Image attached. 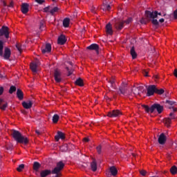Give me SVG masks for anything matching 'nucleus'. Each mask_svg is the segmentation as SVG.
Listing matches in <instances>:
<instances>
[{"mask_svg": "<svg viewBox=\"0 0 177 177\" xmlns=\"http://www.w3.org/2000/svg\"><path fill=\"white\" fill-rule=\"evenodd\" d=\"M160 23H164L165 21V19L163 18H161L160 20H159Z\"/></svg>", "mask_w": 177, "mask_h": 177, "instance_id": "nucleus-58", "label": "nucleus"}, {"mask_svg": "<svg viewBox=\"0 0 177 177\" xmlns=\"http://www.w3.org/2000/svg\"><path fill=\"white\" fill-rule=\"evenodd\" d=\"M147 91V96H153L156 93V85H149Z\"/></svg>", "mask_w": 177, "mask_h": 177, "instance_id": "nucleus-10", "label": "nucleus"}, {"mask_svg": "<svg viewBox=\"0 0 177 177\" xmlns=\"http://www.w3.org/2000/svg\"><path fill=\"white\" fill-rule=\"evenodd\" d=\"M158 142L159 145H165V142H167V136L164 133H162L158 139Z\"/></svg>", "mask_w": 177, "mask_h": 177, "instance_id": "nucleus-13", "label": "nucleus"}, {"mask_svg": "<svg viewBox=\"0 0 177 177\" xmlns=\"http://www.w3.org/2000/svg\"><path fill=\"white\" fill-rule=\"evenodd\" d=\"M105 30L106 34H109V35H113V27L111 26V24L109 23L108 24H106Z\"/></svg>", "mask_w": 177, "mask_h": 177, "instance_id": "nucleus-22", "label": "nucleus"}, {"mask_svg": "<svg viewBox=\"0 0 177 177\" xmlns=\"http://www.w3.org/2000/svg\"><path fill=\"white\" fill-rule=\"evenodd\" d=\"M3 41L0 39V56L2 57H4L6 60H9L10 58V55L12 54L10 51V48H6L4 50V54H3Z\"/></svg>", "mask_w": 177, "mask_h": 177, "instance_id": "nucleus-3", "label": "nucleus"}, {"mask_svg": "<svg viewBox=\"0 0 177 177\" xmlns=\"http://www.w3.org/2000/svg\"><path fill=\"white\" fill-rule=\"evenodd\" d=\"M174 76L177 78V69H175L174 71Z\"/></svg>", "mask_w": 177, "mask_h": 177, "instance_id": "nucleus-55", "label": "nucleus"}, {"mask_svg": "<svg viewBox=\"0 0 177 177\" xmlns=\"http://www.w3.org/2000/svg\"><path fill=\"white\" fill-rule=\"evenodd\" d=\"M104 8L103 10H110V9H111V7L110 6V5H107V4H104Z\"/></svg>", "mask_w": 177, "mask_h": 177, "instance_id": "nucleus-46", "label": "nucleus"}, {"mask_svg": "<svg viewBox=\"0 0 177 177\" xmlns=\"http://www.w3.org/2000/svg\"><path fill=\"white\" fill-rule=\"evenodd\" d=\"M75 85H77L78 86H84V81L81 77H79L76 80L75 82Z\"/></svg>", "mask_w": 177, "mask_h": 177, "instance_id": "nucleus-30", "label": "nucleus"}, {"mask_svg": "<svg viewBox=\"0 0 177 177\" xmlns=\"http://www.w3.org/2000/svg\"><path fill=\"white\" fill-rule=\"evenodd\" d=\"M132 156H133V157H135V153H133Z\"/></svg>", "mask_w": 177, "mask_h": 177, "instance_id": "nucleus-64", "label": "nucleus"}, {"mask_svg": "<svg viewBox=\"0 0 177 177\" xmlns=\"http://www.w3.org/2000/svg\"><path fill=\"white\" fill-rule=\"evenodd\" d=\"M171 109H173V111H177V109L174 107V106H171Z\"/></svg>", "mask_w": 177, "mask_h": 177, "instance_id": "nucleus-61", "label": "nucleus"}, {"mask_svg": "<svg viewBox=\"0 0 177 177\" xmlns=\"http://www.w3.org/2000/svg\"><path fill=\"white\" fill-rule=\"evenodd\" d=\"M17 96L19 100H23V99H24V94L19 88L17 91Z\"/></svg>", "mask_w": 177, "mask_h": 177, "instance_id": "nucleus-26", "label": "nucleus"}, {"mask_svg": "<svg viewBox=\"0 0 177 177\" xmlns=\"http://www.w3.org/2000/svg\"><path fill=\"white\" fill-rule=\"evenodd\" d=\"M88 50H95L97 55H99V45L96 44H92L91 45L86 47Z\"/></svg>", "mask_w": 177, "mask_h": 177, "instance_id": "nucleus-14", "label": "nucleus"}, {"mask_svg": "<svg viewBox=\"0 0 177 177\" xmlns=\"http://www.w3.org/2000/svg\"><path fill=\"white\" fill-rule=\"evenodd\" d=\"M39 30H41V31H42V30H44V27H45V21H41L40 24H39Z\"/></svg>", "mask_w": 177, "mask_h": 177, "instance_id": "nucleus-41", "label": "nucleus"}, {"mask_svg": "<svg viewBox=\"0 0 177 177\" xmlns=\"http://www.w3.org/2000/svg\"><path fill=\"white\" fill-rule=\"evenodd\" d=\"M8 8H13V3H10V4L8 5Z\"/></svg>", "mask_w": 177, "mask_h": 177, "instance_id": "nucleus-57", "label": "nucleus"}, {"mask_svg": "<svg viewBox=\"0 0 177 177\" xmlns=\"http://www.w3.org/2000/svg\"><path fill=\"white\" fill-rule=\"evenodd\" d=\"M115 81L113 79L109 81V86H111V88H114V84H115Z\"/></svg>", "mask_w": 177, "mask_h": 177, "instance_id": "nucleus-43", "label": "nucleus"}, {"mask_svg": "<svg viewBox=\"0 0 177 177\" xmlns=\"http://www.w3.org/2000/svg\"><path fill=\"white\" fill-rule=\"evenodd\" d=\"M35 2H37L39 5H42V3L45 2V0H35Z\"/></svg>", "mask_w": 177, "mask_h": 177, "instance_id": "nucleus-49", "label": "nucleus"}, {"mask_svg": "<svg viewBox=\"0 0 177 177\" xmlns=\"http://www.w3.org/2000/svg\"><path fill=\"white\" fill-rule=\"evenodd\" d=\"M165 91L162 88L158 89L157 87H156V91L155 93H157L158 95H162L164 93Z\"/></svg>", "mask_w": 177, "mask_h": 177, "instance_id": "nucleus-36", "label": "nucleus"}, {"mask_svg": "<svg viewBox=\"0 0 177 177\" xmlns=\"http://www.w3.org/2000/svg\"><path fill=\"white\" fill-rule=\"evenodd\" d=\"M24 168V164H21L17 168V171L18 172H21V171H23Z\"/></svg>", "mask_w": 177, "mask_h": 177, "instance_id": "nucleus-39", "label": "nucleus"}, {"mask_svg": "<svg viewBox=\"0 0 177 177\" xmlns=\"http://www.w3.org/2000/svg\"><path fill=\"white\" fill-rule=\"evenodd\" d=\"M35 133L39 136V135H41V131H39V130H35Z\"/></svg>", "mask_w": 177, "mask_h": 177, "instance_id": "nucleus-54", "label": "nucleus"}, {"mask_svg": "<svg viewBox=\"0 0 177 177\" xmlns=\"http://www.w3.org/2000/svg\"><path fill=\"white\" fill-rule=\"evenodd\" d=\"M140 21L141 24H147V21L145 18H142Z\"/></svg>", "mask_w": 177, "mask_h": 177, "instance_id": "nucleus-48", "label": "nucleus"}, {"mask_svg": "<svg viewBox=\"0 0 177 177\" xmlns=\"http://www.w3.org/2000/svg\"><path fill=\"white\" fill-rule=\"evenodd\" d=\"M84 142H89V138H84Z\"/></svg>", "mask_w": 177, "mask_h": 177, "instance_id": "nucleus-56", "label": "nucleus"}, {"mask_svg": "<svg viewBox=\"0 0 177 177\" xmlns=\"http://www.w3.org/2000/svg\"><path fill=\"white\" fill-rule=\"evenodd\" d=\"M91 168L93 172H96V171H97V163L96 162V159H93V161L91 163Z\"/></svg>", "mask_w": 177, "mask_h": 177, "instance_id": "nucleus-20", "label": "nucleus"}, {"mask_svg": "<svg viewBox=\"0 0 177 177\" xmlns=\"http://www.w3.org/2000/svg\"><path fill=\"white\" fill-rule=\"evenodd\" d=\"M133 93L134 95H140L145 91V87L143 86H139L138 87H134L132 89Z\"/></svg>", "mask_w": 177, "mask_h": 177, "instance_id": "nucleus-11", "label": "nucleus"}, {"mask_svg": "<svg viewBox=\"0 0 177 177\" xmlns=\"http://www.w3.org/2000/svg\"><path fill=\"white\" fill-rule=\"evenodd\" d=\"M132 21V18H129L127 20L124 21L123 23H126V24H129Z\"/></svg>", "mask_w": 177, "mask_h": 177, "instance_id": "nucleus-50", "label": "nucleus"}, {"mask_svg": "<svg viewBox=\"0 0 177 177\" xmlns=\"http://www.w3.org/2000/svg\"><path fill=\"white\" fill-rule=\"evenodd\" d=\"M67 41V39H66V36L64 35H61L57 39V44L59 45H64L66 42Z\"/></svg>", "mask_w": 177, "mask_h": 177, "instance_id": "nucleus-16", "label": "nucleus"}, {"mask_svg": "<svg viewBox=\"0 0 177 177\" xmlns=\"http://www.w3.org/2000/svg\"><path fill=\"white\" fill-rule=\"evenodd\" d=\"M21 12H22V13H24V15L28 13V3H22Z\"/></svg>", "mask_w": 177, "mask_h": 177, "instance_id": "nucleus-24", "label": "nucleus"}, {"mask_svg": "<svg viewBox=\"0 0 177 177\" xmlns=\"http://www.w3.org/2000/svg\"><path fill=\"white\" fill-rule=\"evenodd\" d=\"M11 135L13 139L15 140V141L17 142V143H21L22 145H28V138L23 136V134L20 133V131L13 129L12 130Z\"/></svg>", "mask_w": 177, "mask_h": 177, "instance_id": "nucleus-1", "label": "nucleus"}, {"mask_svg": "<svg viewBox=\"0 0 177 177\" xmlns=\"http://www.w3.org/2000/svg\"><path fill=\"white\" fill-rule=\"evenodd\" d=\"M39 168H41V164L38 162H34L33 163L34 171H36V172H38Z\"/></svg>", "mask_w": 177, "mask_h": 177, "instance_id": "nucleus-28", "label": "nucleus"}, {"mask_svg": "<svg viewBox=\"0 0 177 177\" xmlns=\"http://www.w3.org/2000/svg\"><path fill=\"white\" fill-rule=\"evenodd\" d=\"M59 115L55 114V115L53 116V122L54 124H57V121H59Z\"/></svg>", "mask_w": 177, "mask_h": 177, "instance_id": "nucleus-35", "label": "nucleus"}, {"mask_svg": "<svg viewBox=\"0 0 177 177\" xmlns=\"http://www.w3.org/2000/svg\"><path fill=\"white\" fill-rule=\"evenodd\" d=\"M54 80L57 84H60L63 80V78H62V71L57 68L54 71Z\"/></svg>", "mask_w": 177, "mask_h": 177, "instance_id": "nucleus-6", "label": "nucleus"}, {"mask_svg": "<svg viewBox=\"0 0 177 177\" xmlns=\"http://www.w3.org/2000/svg\"><path fill=\"white\" fill-rule=\"evenodd\" d=\"M158 16H161V12H158Z\"/></svg>", "mask_w": 177, "mask_h": 177, "instance_id": "nucleus-62", "label": "nucleus"}, {"mask_svg": "<svg viewBox=\"0 0 177 177\" xmlns=\"http://www.w3.org/2000/svg\"><path fill=\"white\" fill-rule=\"evenodd\" d=\"M65 136H64V133H63V132L62 131H57V136H55V139L56 140V142H59V140H60V139L64 140L65 139Z\"/></svg>", "mask_w": 177, "mask_h": 177, "instance_id": "nucleus-19", "label": "nucleus"}, {"mask_svg": "<svg viewBox=\"0 0 177 177\" xmlns=\"http://www.w3.org/2000/svg\"><path fill=\"white\" fill-rule=\"evenodd\" d=\"M52 50V45L48 43L46 44L44 48H41L42 53H49Z\"/></svg>", "mask_w": 177, "mask_h": 177, "instance_id": "nucleus-15", "label": "nucleus"}, {"mask_svg": "<svg viewBox=\"0 0 177 177\" xmlns=\"http://www.w3.org/2000/svg\"><path fill=\"white\" fill-rule=\"evenodd\" d=\"M169 117L171 118H166L164 120L167 127H169V125H171V122H172L171 120H175V114L171 112L169 113Z\"/></svg>", "mask_w": 177, "mask_h": 177, "instance_id": "nucleus-12", "label": "nucleus"}, {"mask_svg": "<svg viewBox=\"0 0 177 177\" xmlns=\"http://www.w3.org/2000/svg\"><path fill=\"white\" fill-rule=\"evenodd\" d=\"M44 12H50V6L44 8Z\"/></svg>", "mask_w": 177, "mask_h": 177, "instance_id": "nucleus-51", "label": "nucleus"}, {"mask_svg": "<svg viewBox=\"0 0 177 177\" xmlns=\"http://www.w3.org/2000/svg\"><path fill=\"white\" fill-rule=\"evenodd\" d=\"M5 37L6 39H9V28L8 26H2L0 29V37Z\"/></svg>", "mask_w": 177, "mask_h": 177, "instance_id": "nucleus-7", "label": "nucleus"}, {"mask_svg": "<svg viewBox=\"0 0 177 177\" xmlns=\"http://www.w3.org/2000/svg\"><path fill=\"white\" fill-rule=\"evenodd\" d=\"M109 171L112 176H117V174H118V170H117V168H115V167L114 166L111 167L109 169Z\"/></svg>", "mask_w": 177, "mask_h": 177, "instance_id": "nucleus-25", "label": "nucleus"}, {"mask_svg": "<svg viewBox=\"0 0 177 177\" xmlns=\"http://www.w3.org/2000/svg\"><path fill=\"white\" fill-rule=\"evenodd\" d=\"M142 108L146 113H153L156 110L158 114H161V113L164 111V106H161L160 104H153L151 107L147 105H142Z\"/></svg>", "mask_w": 177, "mask_h": 177, "instance_id": "nucleus-2", "label": "nucleus"}, {"mask_svg": "<svg viewBox=\"0 0 177 177\" xmlns=\"http://www.w3.org/2000/svg\"><path fill=\"white\" fill-rule=\"evenodd\" d=\"M13 92H16V86H11L9 89V93H10L12 95V93H13Z\"/></svg>", "mask_w": 177, "mask_h": 177, "instance_id": "nucleus-40", "label": "nucleus"}, {"mask_svg": "<svg viewBox=\"0 0 177 177\" xmlns=\"http://www.w3.org/2000/svg\"><path fill=\"white\" fill-rule=\"evenodd\" d=\"M64 168V163L63 161H59L57 163L56 167L52 170L53 175H55L54 177L62 176V171Z\"/></svg>", "mask_w": 177, "mask_h": 177, "instance_id": "nucleus-4", "label": "nucleus"}, {"mask_svg": "<svg viewBox=\"0 0 177 177\" xmlns=\"http://www.w3.org/2000/svg\"><path fill=\"white\" fill-rule=\"evenodd\" d=\"M146 171H145V170H141L140 171V174H141V175H142V176H146Z\"/></svg>", "mask_w": 177, "mask_h": 177, "instance_id": "nucleus-52", "label": "nucleus"}, {"mask_svg": "<svg viewBox=\"0 0 177 177\" xmlns=\"http://www.w3.org/2000/svg\"><path fill=\"white\" fill-rule=\"evenodd\" d=\"M60 150L63 153H66V151H67V150H68V145H67V144H64V145L60 147Z\"/></svg>", "mask_w": 177, "mask_h": 177, "instance_id": "nucleus-32", "label": "nucleus"}, {"mask_svg": "<svg viewBox=\"0 0 177 177\" xmlns=\"http://www.w3.org/2000/svg\"><path fill=\"white\" fill-rule=\"evenodd\" d=\"M16 48L17 49V50H19V52H20V53H21V46L20 45V44H16Z\"/></svg>", "mask_w": 177, "mask_h": 177, "instance_id": "nucleus-47", "label": "nucleus"}, {"mask_svg": "<svg viewBox=\"0 0 177 177\" xmlns=\"http://www.w3.org/2000/svg\"><path fill=\"white\" fill-rule=\"evenodd\" d=\"M22 106L24 109L28 110V109H31V107H32V101L24 102H22Z\"/></svg>", "mask_w": 177, "mask_h": 177, "instance_id": "nucleus-21", "label": "nucleus"}, {"mask_svg": "<svg viewBox=\"0 0 177 177\" xmlns=\"http://www.w3.org/2000/svg\"><path fill=\"white\" fill-rule=\"evenodd\" d=\"M118 94L121 96H128V88L127 87V84H123L119 87V90L118 91Z\"/></svg>", "mask_w": 177, "mask_h": 177, "instance_id": "nucleus-5", "label": "nucleus"}, {"mask_svg": "<svg viewBox=\"0 0 177 177\" xmlns=\"http://www.w3.org/2000/svg\"><path fill=\"white\" fill-rule=\"evenodd\" d=\"M70 26V19L69 18H65L63 20V26L65 27V28H67V27H69Z\"/></svg>", "mask_w": 177, "mask_h": 177, "instance_id": "nucleus-31", "label": "nucleus"}, {"mask_svg": "<svg viewBox=\"0 0 177 177\" xmlns=\"http://www.w3.org/2000/svg\"><path fill=\"white\" fill-rule=\"evenodd\" d=\"M116 30H121L124 28V21H116L115 23Z\"/></svg>", "mask_w": 177, "mask_h": 177, "instance_id": "nucleus-23", "label": "nucleus"}, {"mask_svg": "<svg viewBox=\"0 0 177 177\" xmlns=\"http://www.w3.org/2000/svg\"><path fill=\"white\" fill-rule=\"evenodd\" d=\"M176 105V102L171 101L169 100H167L165 102V106L167 109H172V106H175Z\"/></svg>", "mask_w": 177, "mask_h": 177, "instance_id": "nucleus-18", "label": "nucleus"}, {"mask_svg": "<svg viewBox=\"0 0 177 177\" xmlns=\"http://www.w3.org/2000/svg\"><path fill=\"white\" fill-rule=\"evenodd\" d=\"M120 115H122V113L118 109L111 111L107 113V116L110 117V118H115Z\"/></svg>", "mask_w": 177, "mask_h": 177, "instance_id": "nucleus-8", "label": "nucleus"}, {"mask_svg": "<svg viewBox=\"0 0 177 177\" xmlns=\"http://www.w3.org/2000/svg\"><path fill=\"white\" fill-rule=\"evenodd\" d=\"M6 107H8V103H5L3 105H1V103H0V109L1 110H6Z\"/></svg>", "mask_w": 177, "mask_h": 177, "instance_id": "nucleus-45", "label": "nucleus"}, {"mask_svg": "<svg viewBox=\"0 0 177 177\" xmlns=\"http://www.w3.org/2000/svg\"><path fill=\"white\" fill-rule=\"evenodd\" d=\"M4 6H6V3L3 2Z\"/></svg>", "mask_w": 177, "mask_h": 177, "instance_id": "nucleus-63", "label": "nucleus"}, {"mask_svg": "<svg viewBox=\"0 0 177 177\" xmlns=\"http://www.w3.org/2000/svg\"><path fill=\"white\" fill-rule=\"evenodd\" d=\"M4 88L2 86H0V96L3 95ZM0 103H3V100L0 98Z\"/></svg>", "mask_w": 177, "mask_h": 177, "instance_id": "nucleus-42", "label": "nucleus"}, {"mask_svg": "<svg viewBox=\"0 0 177 177\" xmlns=\"http://www.w3.org/2000/svg\"><path fill=\"white\" fill-rule=\"evenodd\" d=\"M97 153L98 154H102V145H99L96 147Z\"/></svg>", "mask_w": 177, "mask_h": 177, "instance_id": "nucleus-44", "label": "nucleus"}, {"mask_svg": "<svg viewBox=\"0 0 177 177\" xmlns=\"http://www.w3.org/2000/svg\"><path fill=\"white\" fill-rule=\"evenodd\" d=\"M59 12V8L58 7H54L53 8H50V15H53L55 13Z\"/></svg>", "mask_w": 177, "mask_h": 177, "instance_id": "nucleus-34", "label": "nucleus"}, {"mask_svg": "<svg viewBox=\"0 0 177 177\" xmlns=\"http://www.w3.org/2000/svg\"><path fill=\"white\" fill-rule=\"evenodd\" d=\"M66 70L68 71V77H70V75H71L74 71L73 68H70L67 66L66 67Z\"/></svg>", "mask_w": 177, "mask_h": 177, "instance_id": "nucleus-37", "label": "nucleus"}, {"mask_svg": "<svg viewBox=\"0 0 177 177\" xmlns=\"http://www.w3.org/2000/svg\"><path fill=\"white\" fill-rule=\"evenodd\" d=\"M81 32L82 34H85V28H83Z\"/></svg>", "mask_w": 177, "mask_h": 177, "instance_id": "nucleus-60", "label": "nucleus"}, {"mask_svg": "<svg viewBox=\"0 0 177 177\" xmlns=\"http://www.w3.org/2000/svg\"><path fill=\"white\" fill-rule=\"evenodd\" d=\"M144 75H145V77H149V73L145 72Z\"/></svg>", "mask_w": 177, "mask_h": 177, "instance_id": "nucleus-59", "label": "nucleus"}, {"mask_svg": "<svg viewBox=\"0 0 177 177\" xmlns=\"http://www.w3.org/2000/svg\"><path fill=\"white\" fill-rule=\"evenodd\" d=\"M30 67L33 73H37V68L38 67V65H37V63L35 62L30 63Z\"/></svg>", "mask_w": 177, "mask_h": 177, "instance_id": "nucleus-27", "label": "nucleus"}, {"mask_svg": "<svg viewBox=\"0 0 177 177\" xmlns=\"http://www.w3.org/2000/svg\"><path fill=\"white\" fill-rule=\"evenodd\" d=\"M153 19L151 20V23L152 24H153V26H155L156 27H158L159 26V23L157 19H155V18H152Z\"/></svg>", "mask_w": 177, "mask_h": 177, "instance_id": "nucleus-38", "label": "nucleus"}, {"mask_svg": "<svg viewBox=\"0 0 177 177\" xmlns=\"http://www.w3.org/2000/svg\"><path fill=\"white\" fill-rule=\"evenodd\" d=\"M52 174V171L50 169H44L40 171V177H46Z\"/></svg>", "mask_w": 177, "mask_h": 177, "instance_id": "nucleus-17", "label": "nucleus"}, {"mask_svg": "<svg viewBox=\"0 0 177 177\" xmlns=\"http://www.w3.org/2000/svg\"><path fill=\"white\" fill-rule=\"evenodd\" d=\"M130 53L132 56V59H136L138 57V54H136V51H135V47H131L130 50Z\"/></svg>", "mask_w": 177, "mask_h": 177, "instance_id": "nucleus-29", "label": "nucleus"}, {"mask_svg": "<svg viewBox=\"0 0 177 177\" xmlns=\"http://www.w3.org/2000/svg\"><path fill=\"white\" fill-rule=\"evenodd\" d=\"M145 16L147 19H156L158 16V12L155 11L154 12H152L151 11L146 10Z\"/></svg>", "mask_w": 177, "mask_h": 177, "instance_id": "nucleus-9", "label": "nucleus"}, {"mask_svg": "<svg viewBox=\"0 0 177 177\" xmlns=\"http://www.w3.org/2000/svg\"><path fill=\"white\" fill-rule=\"evenodd\" d=\"M170 172L172 175H176L177 174V167L176 166H172L171 168H170Z\"/></svg>", "mask_w": 177, "mask_h": 177, "instance_id": "nucleus-33", "label": "nucleus"}, {"mask_svg": "<svg viewBox=\"0 0 177 177\" xmlns=\"http://www.w3.org/2000/svg\"><path fill=\"white\" fill-rule=\"evenodd\" d=\"M174 17L176 20L177 19V9L174 11Z\"/></svg>", "mask_w": 177, "mask_h": 177, "instance_id": "nucleus-53", "label": "nucleus"}]
</instances>
